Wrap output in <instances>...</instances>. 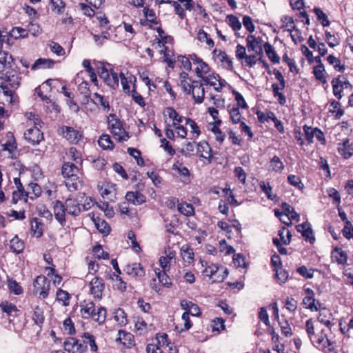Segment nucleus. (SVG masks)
<instances>
[{
  "label": "nucleus",
  "mask_w": 353,
  "mask_h": 353,
  "mask_svg": "<svg viewBox=\"0 0 353 353\" xmlns=\"http://www.w3.org/2000/svg\"><path fill=\"white\" fill-rule=\"evenodd\" d=\"M305 330L308 339L314 347L325 352H331L334 350L333 344L328 339L325 330L319 331L312 318L306 321Z\"/></svg>",
  "instance_id": "obj_1"
},
{
  "label": "nucleus",
  "mask_w": 353,
  "mask_h": 353,
  "mask_svg": "<svg viewBox=\"0 0 353 353\" xmlns=\"http://www.w3.org/2000/svg\"><path fill=\"white\" fill-rule=\"evenodd\" d=\"M80 313L84 319H92L99 325L104 323L106 319L107 310L104 307L100 306L96 309L93 301H83L81 305Z\"/></svg>",
  "instance_id": "obj_2"
},
{
  "label": "nucleus",
  "mask_w": 353,
  "mask_h": 353,
  "mask_svg": "<svg viewBox=\"0 0 353 353\" xmlns=\"http://www.w3.org/2000/svg\"><path fill=\"white\" fill-rule=\"evenodd\" d=\"M79 171L78 166L74 163L64 162L61 168V173L65 179V184L70 192L76 191L81 185V181L77 176Z\"/></svg>",
  "instance_id": "obj_3"
},
{
  "label": "nucleus",
  "mask_w": 353,
  "mask_h": 353,
  "mask_svg": "<svg viewBox=\"0 0 353 353\" xmlns=\"http://www.w3.org/2000/svg\"><path fill=\"white\" fill-rule=\"evenodd\" d=\"M108 125L114 138L119 142L125 141L130 138L128 132L123 127V123L115 114H110L108 117Z\"/></svg>",
  "instance_id": "obj_4"
},
{
  "label": "nucleus",
  "mask_w": 353,
  "mask_h": 353,
  "mask_svg": "<svg viewBox=\"0 0 353 353\" xmlns=\"http://www.w3.org/2000/svg\"><path fill=\"white\" fill-rule=\"evenodd\" d=\"M28 119L30 120H34V126L33 128H28L25 131L23 134L24 139L26 141L33 145H38L44 139L43 133L39 129V128L41 127V124H43V123L38 117H36L35 114H32V112L30 113V117Z\"/></svg>",
  "instance_id": "obj_5"
},
{
  "label": "nucleus",
  "mask_w": 353,
  "mask_h": 353,
  "mask_svg": "<svg viewBox=\"0 0 353 353\" xmlns=\"http://www.w3.org/2000/svg\"><path fill=\"white\" fill-rule=\"evenodd\" d=\"M100 79L103 82L112 89H116L119 87V80L118 72H115L113 68H107L102 66L99 68L98 71Z\"/></svg>",
  "instance_id": "obj_6"
},
{
  "label": "nucleus",
  "mask_w": 353,
  "mask_h": 353,
  "mask_svg": "<svg viewBox=\"0 0 353 353\" xmlns=\"http://www.w3.org/2000/svg\"><path fill=\"white\" fill-rule=\"evenodd\" d=\"M59 131V134L72 144H78L83 138L82 132L70 126L63 125Z\"/></svg>",
  "instance_id": "obj_7"
},
{
  "label": "nucleus",
  "mask_w": 353,
  "mask_h": 353,
  "mask_svg": "<svg viewBox=\"0 0 353 353\" xmlns=\"http://www.w3.org/2000/svg\"><path fill=\"white\" fill-rule=\"evenodd\" d=\"M63 348L68 353H84L88 349L85 341L82 343L74 337H68L63 343Z\"/></svg>",
  "instance_id": "obj_8"
},
{
  "label": "nucleus",
  "mask_w": 353,
  "mask_h": 353,
  "mask_svg": "<svg viewBox=\"0 0 353 353\" xmlns=\"http://www.w3.org/2000/svg\"><path fill=\"white\" fill-rule=\"evenodd\" d=\"M34 291L39 294V297L46 299L49 294L50 281L45 276L39 275L36 277L33 283Z\"/></svg>",
  "instance_id": "obj_9"
},
{
  "label": "nucleus",
  "mask_w": 353,
  "mask_h": 353,
  "mask_svg": "<svg viewBox=\"0 0 353 353\" xmlns=\"http://www.w3.org/2000/svg\"><path fill=\"white\" fill-rule=\"evenodd\" d=\"M90 292L94 299L101 300L105 290V283L103 279L95 276L89 283Z\"/></svg>",
  "instance_id": "obj_10"
},
{
  "label": "nucleus",
  "mask_w": 353,
  "mask_h": 353,
  "mask_svg": "<svg viewBox=\"0 0 353 353\" xmlns=\"http://www.w3.org/2000/svg\"><path fill=\"white\" fill-rule=\"evenodd\" d=\"M304 291L306 296L303 299V305L311 311H319L321 303L315 299L314 291L310 288H305Z\"/></svg>",
  "instance_id": "obj_11"
},
{
  "label": "nucleus",
  "mask_w": 353,
  "mask_h": 353,
  "mask_svg": "<svg viewBox=\"0 0 353 353\" xmlns=\"http://www.w3.org/2000/svg\"><path fill=\"white\" fill-rule=\"evenodd\" d=\"M333 88L334 95L340 100L342 98L341 92L343 89L350 85L349 81L343 77L339 76L337 78H334L331 82Z\"/></svg>",
  "instance_id": "obj_12"
},
{
  "label": "nucleus",
  "mask_w": 353,
  "mask_h": 353,
  "mask_svg": "<svg viewBox=\"0 0 353 353\" xmlns=\"http://www.w3.org/2000/svg\"><path fill=\"white\" fill-rule=\"evenodd\" d=\"M212 54L213 58L215 60H218L221 63L223 68L227 69L228 70H232V61L231 59H230L225 51H222L216 48L213 50Z\"/></svg>",
  "instance_id": "obj_13"
},
{
  "label": "nucleus",
  "mask_w": 353,
  "mask_h": 353,
  "mask_svg": "<svg viewBox=\"0 0 353 353\" xmlns=\"http://www.w3.org/2000/svg\"><path fill=\"white\" fill-rule=\"evenodd\" d=\"M202 80L205 85L212 86L217 92H220L224 86V81L217 74H208L207 77H203Z\"/></svg>",
  "instance_id": "obj_14"
},
{
  "label": "nucleus",
  "mask_w": 353,
  "mask_h": 353,
  "mask_svg": "<svg viewBox=\"0 0 353 353\" xmlns=\"http://www.w3.org/2000/svg\"><path fill=\"white\" fill-rule=\"evenodd\" d=\"M1 79L8 82L12 89H17L20 85L21 77L17 71L12 69L8 70Z\"/></svg>",
  "instance_id": "obj_15"
},
{
  "label": "nucleus",
  "mask_w": 353,
  "mask_h": 353,
  "mask_svg": "<svg viewBox=\"0 0 353 353\" xmlns=\"http://www.w3.org/2000/svg\"><path fill=\"white\" fill-rule=\"evenodd\" d=\"M124 271L128 275L135 278H141L145 275V270L139 263H133L127 265L124 268Z\"/></svg>",
  "instance_id": "obj_16"
},
{
  "label": "nucleus",
  "mask_w": 353,
  "mask_h": 353,
  "mask_svg": "<svg viewBox=\"0 0 353 353\" xmlns=\"http://www.w3.org/2000/svg\"><path fill=\"white\" fill-rule=\"evenodd\" d=\"M116 341L121 343L123 347L127 348H130L134 345V336L131 333L123 330L119 331Z\"/></svg>",
  "instance_id": "obj_17"
},
{
  "label": "nucleus",
  "mask_w": 353,
  "mask_h": 353,
  "mask_svg": "<svg viewBox=\"0 0 353 353\" xmlns=\"http://www.w3.org/2000/svg\"><path fill=\"white\" fill-rule=\"evenodd\" d=\"M1 310L9 317L10 322H12L14 318L19 315V310L17 307L8 301H3L0 303Z\"/></svg>",
  "instance_id": "obj_18"
},
{
  "label": "nucleus",
  "mask_w": 353,
  "mask_h": 353,
  "mask_svg": "<svg viewBox=\"0 0 353 353\" xmlns=\"http://www.w3.org/2000/svg\"><path fill=\"white\" fill-rule=\"evenodd\" d=\"M193 83L194 85H192L193 88L190 94H192L196 103H201L205 97V90L203 83L198 81H193Z\"/></svg>",
  "instance_id": "obj_19"
},
{
  "label": "nucleus",
  "mask_w": 353,
  "mask_h": 353,
  "mask_svg": "<svg viewBox=\"0 0 353 353\" xmlns=\"http://www.w3.org/2000/svg\"><path fill=\"white\" fill-rule=\"evenodd\" d=\"M261 41L262 40L261 37L256 38L252 34L248 35L246 38L247 47L248 50L254 51L259 54H262L263 49L261 46Z\"/></svg>",
  "instance_id": "obj_20"
},
{
  "label": "nucleus",
  "mask_w": 353,
  "mask_h": 353,
  "mask_svg": "<svg viewBox=\"0 0 353 353\" xmlns=\"http://www.w3.org/2000/svg\"><path fill=\"white\" fill-rule=\"evenodd\" d=\"M65 212L67 211L65 205L60 201H56L54 204V214L55 219L61 225H64L65 223Z\"/></svg>",
  "instance_id": "obj_21"
},
{
  "label": "nucleus",
  "mask_w": 353,
  "mask_h": 353,
  "mask_svg": "<svg viewBox=\"0 0 353 353\" xmlns=\"http://www.w3.org/2000/svg\"><path fill=\"white\" fill-rule=\"evenodd\" d=\"M319 310V313L317 317L318 321L325 325L327 328L330 330L333 325V323L331 322L332 319V314L331 313L330 310L325 307H320Z\"/></svg>",
  "instance_id": "obj_22"
},
{
  "label": "nucleus",
  "mask_w": 353,
  "mask_h": 353,
  "mask_svg": "<svg viewBox=\"0 0 353 353\" xmlns=\"http://www.w3.org/2000/svg\"><path fill=\"white\" fill-rule=\"evenodd\" d=\"M197 153L199 154L201 158L208 159L209 162H211V159L212 157V148L208 142L203 141L198 143Z\"/></svg>",
  "instance_id": "obj_23"
},
{
  "label": "nucleus",
  "mask_w": 353,
  "mask_h": 353,
  "mask_svg": "<svg viewBox=\"0 0 353 353\" xmlns=\"http://www.w3.org/2000/svg\"><path fill=\"white\" fill-rule=\"evenodd\" d=\"M172 170L176 171L183 177L181 181L184 183L188 184L190 183V170L187 167L184 166L182 163L179 161L174 163L172 165Z\"/></svg>",
  "instance_id": "obj_24"
},
{
  "label": "nucleus",
  "mask_w": 353,
  "mask_h": 353,
  "mask_svg": "<svg viewBox=\"0 0 353 353\" xmlns=\"http://www.w3.org/2000/svg\"><path fill=\"white\" fill-rule=\"evenodd\" d=\"M64 205L69 214L76 216L80 214L81 207L77 199L68 198L66 199Z\"/></svg>",
  "instance_id": "obj_25"
},
{
  "label": "nucleus",
  "mask_w": 353,
  "mask_h": 353,
  "mask_svg": "<svg viewBox=\"0 0 353 353\" xmlns=\"http://www.w3.org/2000/svg\"><path fill=\"white\" fill-rule=\"evenodd\" d=\"M125 199L134 205H141L146 201L145 196L138 191L128 192L125 194Z\"/></svg>",
  "instance_id": "obj_26"
},
{
  "label": "nucleus",
  "mask_w": 353,
  "mask_h": 353,
  "mask_svg": "<svg viewBox=\"0 0 353 353\" xmlns=\"http://www.w3.org/2000/svg\"><path fill=\"white\" fill-rule=\"evenodd\" d=\"M41 187L37 183L31 182L28 185L23 194L31 199H34L41 196Z\"/></svg>",
  "instance_id": "obj_27"
},
{
  "label": "nucleus",
  "mask_w": 353,
  "mask_h": 353,
  "mask_svg": "<svg viewBox=\"0 0 353 353\" xmlns=\"http://www.w3.org/2000/svg\"><path fill=\"white\" fill-rule=\"evenodd\" d=\"M338 152L345 159H348L353 155V148L350 144L349 139H346L343 143H339Z\"/></svg>",
  "instance_id": "obj_28"
},
{
  "label": "nucleus",
  "mask_w": 353,
  "mask_h": 353,
  "mask_svg": "<svg viewBox=\"0 0 353 353\" xmlns=\"http://www.w3.org/2000/svg\"><path fill=\"white\" fill-rule=\"evenodd\" d=\"M332 258L338 264L345 265L347 263V255L345 251L340 248H335L332 252Z\"/></svg>",
  "instance_id": "obj_29"
},
{
  "label": "nucleus",
  "mask_w": 353,
  "mask_h": 353,
  "mask_svg": "<svg viewBox=\"0 0 353 353\" xmlns=\"http://www.w3.org/2000/svg\"><path fill=\"white\" fill-rule=\"evenodd\" d=\"M8 140L3 144H2V150L8 151L10 154H12L14 151L17 149L16 140L12 132H9L6 135Z\"/></svg>",
  "instance_id": "obj_30"
},
{
  "label": "nucleus",
  "mask_w": 353,
  "mask_h": 353,
  "mask_svg": "<svg viewBox=\"0 0 353 353\" xmlns=\"http://www.w3.org/2000/svg\"><path fill=\"white\" fill-rule=\"evenodd\" d=\"M225 21L228 25L235 32L236 36L239 37L237 32L241 29L242 26L239 18L234 14H228L226 17Z\"/></svg>",
  "instance_id": "obj_31"
},
{
  "label": "nucleus",
  "mask_w": 353,
  "mask_h": 353,
  "mask_svg": "<svg viewBox=\"0 0 353 353\" xmlns=\"http://www.w3.org/2000/svg\"><path fill=\"white\" fill-rule=\"evenodd\" d=\"M263 48L268 59L273 63H279L280 62V57L270 43L268 42L265 43L263 45Z\"/></svg>",
  "instance_id": "obj_32"
},
{
  "label": "nucleus",
  "mask_w": 353,
  "mask_h": 353,
  "mask_svg": "<svg viewBox=\"0 0 353 353\" xmlns=\"http://www.w3.org/2000/svg\"><path fill=\"white\" fill-rule=\"evenodd\" d=\"M90 100L92 101L95 105H101L104 109V110L109 111L110 109L108 100L99 93H94L93 99H90Z\"/></svg>",
  "instance_id": "obj_33"
},
{
  "label": "nucleus",
  "mask_w": 353,
  "mask_h": 353,
  "mask_svg": "<svg viewBox=\"0 0 353 353\" xmlns=\"http://www.w3.org/2000/svg\"><path fill=\"white\" fill-rule=\"evenodd\" d=\"M93 221L99 232L104 235H108L110 233V226L105 220L97 217V219L93 218Z\"/></svg>",
  "instance_id": "obj_34"
},
{
  "label": "nucleus",
  "mask_w": 353,
  "mask_h": 353,
  "mask_svg": "<svg viewBox=\"0 0 353 353\" xmlns=\"http://www.w3.org/2000/svg\"><path fill=\"white\" fill-rule=\"evenodd\" d=\"M228 112L230 114V117L234 124L240 123L241 120V114L239 108L237 106H232L228 105L227 107Z\"/></svg>",
  "instance_id": "obj_35"
},
{
  "label": "nucleus",
  "mask_w": 353,
  "mask_h": 353,
  "mask_svg": "<svg viewBox=\"0 0 353 353\" xmlns=\"http://www.w3.org/2000/svg\"><path fill=\"white\" fill-rule=\"evenodd\" d=\"M281 208L284 210V214L288 216L289 219L299 221V214L291 205L284 202L282 203Z\"/></svg>",
  "instance_id": "obj_36"
},
{
  "label": "nucleus",
  "mask_w": 353,
  "mask_h": 353,
  "mask_svg": "<svg viewBox=\"0 0 353 353\" xmlns=\"http://www.w3.org/2000/svg\"><path fill=\"white\" fill-rule=\"evenodd\" d=\"M54 61L49 59H43L39 58L35 61V62L32 64L31 69L37 70L41 68H51L54 65Z\"/></svg>",
  "instance_id": "obj_37"
},
{
  "label": "nucleus",
  "mask_w": 353,
  "mask_h": 353,
  "mask_svg": "<svg viewBox=\"0 0 353 353\" xmlns=\"http://www.w3.org/2000/svg\"><path fill=\"white\" fill-rule=\"evenodd\" d=\"M313 74L315 78L322 83L325 84L327 83L325 70L323 64L315 65L313 68Z\"/></svg>",
  "instance_id": "obj_38"
},
{
  "label": "nucleus",
  "mask_w": 353,
  "mask_h": 353,
  "mask_svg": "<svg viewBox=\"0 0 353 353\" xmlns=\"http://www.w3.org/2000/svg\"><path fill=\"white\" fill-rule=\"evenodd\" d=\"M31 231L33 234L37 238L41 237L43 235V224L39 221L38 219L33 218L30 221Z\"/></svg>",
  "instance_id": "obj_39"
},
{
  "label": "nucleus",
  "mask_w": 353,
  "mask_h": 353,
  "mask_svg": "<svg viewBox=\"0 0 353 353\" xmlns=\"http://www.w3.org/2000/svg\"><path fill=\"white\" fill-rule=\"evenodd\" d=\"M114 319L121 327L125 325L128 323L127 314L121 308H118L114 312Z\"/></svg>",
  "instance_id": "obj_40"
},
{
  "label": "nucleus",
  "mask_w": 353,
  "mask_h": 353,
  "mask_svg": "<svg viewBox=\"0 0 353 353\" xmlns=\"http://www.w3.org/2000/svg\"><path fill=\"white\" fill-rule=\"evenodd\" d=\"M50 5L52 12L58 14L64 13L66 3L63 0H50Z\"/></svg>",
  "instance_id": "obj_41"
},
{
  "label": "nucleus",
  "mask_w": 353,
  "mask_h": 353,
  "mask_svg": "<svg viewBox=\"0 0 353 353\" xmlns=\"http://www.w3.org/2000/svg\"><path fill=\"white\" fill-rule=\"evenodd\" d=\"M10 248L14 252L19 254L24 249V243L17 236H15L10 242Z\"/></svg>",
  "instance_id": "obj_42"
},
{
  "label": "nucleus",
  "mask_w": 353,
  "mask_h": 353,
  "mask_svg": "<svg viewBox=\"0 0 353 353\" xmlns=\"http://www.w3.org/2000/svg\"><path fill=\"white\" fill-rule=\"evenodd\" d=\"M8 288L10 292L16 295L21 294L23 292V288L12 278L8 279Z\"/></svg>",
  "instance_id": "obj_43"
},
{
  "label": "nucleus",
  "mask_w": 353,
  "mask_h": 353,
  "mask_svg": "<svg viewBox=\"0 0 353 353\" xmlns=\"http://www.w3.org/2000/svg\"><path fill=\"white\" fill-rule=\"evenodd\" d=\"M56 296L57 301L59 303L61 302L63 306L70 305L71 296L68 292L59 288L57 292Z\"/></svg>",
  "instance_id": "obj_44"
},
{
  "label": "nucleus",
  "mask_w": 353,
  "mask_h": 353,
  "mask_svg": "<svg viewBox=\"0 0 353 353\" xmlns=\"http://www.w3.org/2000/svg\"><path fill=\"white\" fill-rule=\"evenodd\" d=\"M181 256L185 262L191 263L194 261V254L192 248L188 245H183L181 248Z\"/></svg>",
  "instance_id": "obj_45"
},
{
  "label": "nucleus",
  "mask_w": 353,
  "mask_h": 353,
  "mask_svg": "<svg viewBox=\"0 0 353 353\" xmlns=\"http://www.w3.org/2000/svg\"><path fill=\"white\" fill-rule=\"evenodd\" d=\"M68 159L73 161L76 164H82L83 159L81 153L74 147H71L67 153Z\"/></svg>",
  "instance_id": "obj_46"
},
{
  "label": "nucleus",
  "mask_w": 353,
  "mask_h": 353,
  "mask_svg": "<svg viewBox=\"0 0 353 353\" xmlns=\"http://www.w3.org/2000/svg\"><path fill=\"white\" fill-rule=\"evenodd\" d=\"M98 143L100 147L105 150H112L114 147V144L108 134H102L98 141Z\"/></svg>",
  "instance_id": "obj_47"
},
{
  "label": "nucleus",
  "mask_w": 353,
  "mask_h": 353,
  "mask_svg": "<svg viewBox=\"0 0 353 353\" xmlns=\"http://www.w3.org/2000/svg\"><path fill=\"white\" fill-rule=\"evenodd\" d=\"M78 90L83 95V103H88L90 99V90L89 83L87 81H83L79 85Z\"/></svg>",
  "instance_id": "obj_48"
},
{
  "label": "nucleus",
  "mask_w": 353,
  "mask_h": 353,
  "mask_svg": "<svg viewBox=\"0 0 353 353\" xmlns=\"http://www.w3.org/2000/svg\"><path fill=\"white\" fill-rule=\"evenodd\" d=\"M32 319L34 323L39 327H41L44 323L45 316L43 315V311L39 306H36L34 307Z\"/></svg>",
  "instance_id": "obj_49"
},
{
  "label": "nucleus",
  "mask_w": 353,
  "mask_h": 353,
  "mask_svg": "<svg viewBox=\"0 0 353 353\" xmlns=\"http://www.w3.org/2000/svg\"><path fill=\"white\" fill-rule=\"evenodd\" d=\"M313 11L315 13L317 19L321 21L323 27L330 26V22L327 14L320 8H314Z\"/></svg>",
  "instance_id": "obj_50"
},
{
  "label": "nucleus",
  "mask_w": 353,
  "mask_h": 353,
  "mask_svg": "<svg viewBox=\"0 0 353 353\" xmlns=\"http://www.w3.org/2000/svg\"><path fill=\"white\" fill-rule=\"evenodd\" d=\"M195 70L197 77L203 79V77H207L206 74L210 72V67L207 63L201 61L197 65Z\"/></svg>",
  "instance_id": "obj_51"
},
{
  "label": "nucleus",
  "mask_w": 353,
  "mask_h": 353,
  "mask_svg": "<svg viewBox=\"0 0 353 353\" xmlns=\"http://www.w3.org/2000/svg\"><path fill=\"white\" fill-rule=\"evenodd\" d=\"M177 208L180 213L187 216L194 214V212L192 205L186 202L179 203Z\"/></svg>",
  "instance_id": "obj_52"
},
{
  "label": "nucleus",
  "mask_w": 353,
  "mask_h": 353,
  "mask_svg": "<svg viewBox=\"0 0 353 353\" xmlns=\"http://www.w3.org/2000/svg\"><path fill=\"white\" fill-rule=\"evenodd\" d=\"M327 62L333 65L334 68L336 71L339 72H343L345 70V65L343 64H341V60L336 57H335L334 55H329L327 57Z\"/></svg>",
  "instance_id": "obj_53"
},
{
  "label": "nucleus",
  "mask_w": 353,
  "mask_h": 353,
  "mask_svg": "<svg viewBox=\"0 0 353 353\" xmlns=\"http://www.w3.org/2000/svg\"><path fill=\"white\" fill-rule=\"evenodd\" d=\"M274 271L275 272L276 279L279 284H283L287 281L289 275L286 270H283L282 268H279L274 269Z\"/></svg>",
  "instance_id": "obj_54"
},
{
  "label": "nucleus",
  "mask_w": 353,
  "mask_h": 353,
  "mask_svg": "<svg viewBox=\"0 0 353 353\" xmlns=\"http://www.w3.org/2000/svg\"><path fill=\"white\" fill-rule=\"evenodd\" d=\"M281 21L283 23V27H285L286 31L292 32L293 30H296V31H299V30L296 29V26L294 24V19L292 17L285 15L282 17Z\"/></svg>",
  "instance_id": "obj_55"
},
{
  "label": "nucleus",
  "mask_w": 353,
  "mask_h": 353,
  "mask_svg": "<svg viewBox=\"0 0 353 353\" xmlns=\"http://www.w3.org/2000/svg\"><path fill=\"white\" fill-rule=\"evenodd\" d=\"M181 319L183 321V327H179V325L176 326V329L178 330L179 332H183L184 331H187L189 329L191 328L192 323L190 319V315L188 312H183L181 316Z\"/></svg>",
  "instance_id": "obj_56"
},
{
  "label": "nucleus",
  "mask_w": 353,
  "mask_h": 353,
  "mask_svg": "<svg viewBox=\"0 0 353 353\" xmlns=\"http://www.w3.org/2000/svg\"><path fill=\"white\" fill-rule=\"evenodd\" d=\"M10 35L15 39L26 38L28 37V31L21 27H14L10 32Z\"/></svg>",
  "instance_id": "obj_57"
},
{
  "label": "nucleus",
  "mask_w": 353,
  "mask_h": 353,
  "mask_svg": "<svg viewBox=\"0 0 353 353\" xmlns=\"http://www.w3.org/2000/svg\"><path fill=\"white\" fill-rule=\"evenodd\" d=\"M232 94L235 97V100L236 101V103L234 104V105H231L232 106H237L239 108H241L242 109H245V110L248 108V105L241 93H239V92H237L236 90H233Z\"/></svg>",
  "instance_id": "obj_58"
},
{
  "label": "nucleus",
  "mask_w": 353,
  "mask_h": 353,
  "mask_svg": "<svg viewBox=\"0 0 353 353\" xmlns=\"http://www.w3.org/2000/svg\"><path fill=\"white\" fill-rule=\"evenodd\" d=\"M330 112L332 113H336V117L337 118H340L344 114V111L343 109H341V103L335 100H333L330 102Z\"/></svg>",
  "instance_id": "obj_59"
},
{
  "label": "nucleus",
  "mask_w": 353,
  "mask_h": 353,
  "mask_svg": "<svg viewBox=\"0 0 353 353\" xmlns=\"http://www.w3.org/2000/svg\"><path fill=\"white\" fill-rule=\"evenodd\" d=\"M325 41L331 48L336 47L340 44V39L332 34L330 32L325 30Z\"/></svg>",
  "instance_id": "obj_60"
},
{
  "label": "nucleus",
  "mask_w": 353,
  "mask_h": 353,
  "mask_svg": "<svg viewBox=\"0 0 353 353\" xmlns=\"http://www.w3.org/2000/svg\"><path fill=\"white\" fill-rule=\"evenodd\" d=\"M166 271H161L159 270V272H156V274L159 279V282L166 287H170L172 285L169 276L166 274Z\"/></svg>",
  "instance_id": "obj_61"
},
{
  "label": "nucleus",
  "mask_w": 353,
  "mask_h": 353,
  "mask_svg": "<svg viewBox=\"0 0 353 353\" xmlns=\"http://www.w3.org/2000/svg\"><path fill=\"white\" fill-rule=\"evenodd\" d=\"M270 163L271 166L272 167V170L276 172H281L284 168L283 162L281 161L280 158L276 155H274L272 157V159L270 161Z\"/></svg>",
  "instance_id": "obj_62"
},
{
  "label": "nucleus",
  "mask_w": 353,
  "mask_h": 353,
  "mask_svg": "<svg viewBox=\"0 0 353 353\" xmlns=\"http://www.w3.org/2000/svg\"><path fill=\"white\" fill-rule=\"evenodd\" d=\"M328 196L332 199V203L339 205L341 203V196L339 192L333 188H330L327 190Z\"/></svg>",
  "instance_id": "obj_63"
},
{
  "label": "nucleus",
  "mask_w": 353,
  "mask_h": 353,
  "mask_svg": "<svg viewBox=\"0 0 353 353\" xmlns=\"http://www.w3.org/2000/svg\"><path fill=\"white\" fill-rule=\"evenodd\" d=\"M343 235L347 239L353 238V225L350 221H347L342 230Z\"/></svg>",
  "instance_id": "obj_64"
}]
</instances>
